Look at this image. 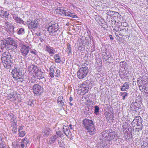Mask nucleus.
Masks as SVG:
<instances>
[{
  "instance_id": "obj_1",
  "label": "nucleus",
  "mask_w": 148,
  "mask_h": 148,
  "mask_svg": "<svg viewBox=\"0 0 148 148\" xmlns=\"http://www.w3.org/2000/svg\"><path fill=\"white\" fill-rule=\"evenodd\" d=\"M83 124L89 134L92 135L95 134L96 130L92 120L85 119L83 121Z\"/></svg>"
},
{
  "instance_id": "obj_2",
  "label": "nucleus",
  "mask_w": 148,
  "mask_h": 148,
  "mask_svg": "<svg viewBox=\"0 0 148 148\" xmlns=\"http://www.w3.org/2000/svg\"><path fill=\"white\" fill-rule=\"evenodd\" d=\"M1 59L3 65L6 69H10L12 64V60L10 54L8 52H4L2 54Z\"/></svg>"
},
{
  "instance_id": "obj_3",
  "label": "nucleus",
  "mask_w": 148,
  "mask_h": 148,
  "mask_svg": "<svg viewBox=\"0 0 148 148\" xmlns=\"http://www.w3.org/2000/svg\"><path fill=\"white\" fill-rule=\"evenodd\" d=\"M87 64L84 63L77 72V76L79 79H83L87 75L88 72V67L86 66Z\"/></svg>"
},
{
  "instance_id": "obj_4",
  "label": "nucleus",
  "mask_w": 148,
  "mask_h": 148,
  "mask_svg": "<svg viewBox=\"0 0 148 148\" xmlns=\"http://www.w3.org/2000/svg\"><path fill=\"white\" fill-rule=\"evenodd\" d=\"M39 22V20L36 19L32 21H28L27 23L28 25V27L29 29H35L38 27Z\"/></svg>"
},
{
  "instance_id": "obj_5",
  "label": "nucleus",
  "mask_w": 148,
  "mask_h": 148,
  "mask_svg": "<svg viewBox=\"0 0 148 148\" xmlns=\"http://www.w3.org/2000/svg\"><path fill=\"white\" fill-rule=\"evenodd\" d=\"M57 10L61 14H63L66 16L71 17L73 18H77V17L76 15L70 12L68 10H64L62 8L57 9Z\"/></svg>"
},
{
  "instance_id": "obj_6",
  "label": "nucleus",
  "mask_w": 148,
  "mask_h": 148,
  "mask_svg": "<svg viewBox=\"0 0 148 148\" xmlns=\"http://www.w3.org/2000/svg\"><path fill=\"white\" fill-rule=\"evenodd\" d=\"M30 50V47L25 45H22L20 46V51L21 54L26 58L28 56V54Z\"/></svg>"
},
{
  "instance_id": "obj_7",
  "label": "nucleus",
  "mask_w": 148,
  "mask_h": 148,
  "mask_svg": "<svg viewBox=\"0 0 148 148\" xmlns=\"http://www.w3.org/2000/svg\"><path fill=\"white\" fill-rule=\"evenodd\" d=\"M59 26L57 23H55L51 25H49V26L48 27L47 31L49 34H53L55 33L58 30Z\"/></svg>"
},
{
  "instance_id": "obj_8",
  "label": "nucleus",
  "mask_w": 148,
  "mask_h": 148,
  "mask_svg": "<svg viewBox=\"0 0 148 148\" xmlns=\"http://www.w3.org/2000/svg\"><path fill=\"white\" fill-rule=\"evenodd\" d=\"M32 90L33 93L36 94L40 95L43 91V88L38 84L34 85Z\"/></svg>"
},
{
  "instance_id": "obj_9",
  "label": "nucleus",
  "mask_w": 148,
  "mask_h": 148,
  "mask_svg": "<svg viewBox=\"0 0 148 148\" xmlns=\"http://www.w3.org/2000/svg\"><path fill=\"white\" fill-rule=\"evenodd\" d=\"M55 67L53 66H51L49 69V75L51 77L53 78L54 77V71L55 72V75L56 77H58L60 73V71L57 69H55Z\"/></svg>"
},
{
  "instance_id": "obj_10",
  "label": "nucleus",
  "mask_w": 148,
  "mask_h": 148,
  "mask_svg": "<svg viewBox=\"0 0 148 148\" xmlns=\"http://www.w3.org/2000/svg\"><path fill=\"white\" fill-rule=\"evenodd\" d=\"M108 132V130H106L101 133L100 138L102 141L110 140V133H109Z\"/></svg>"
},
{
  "instance_id": "obj_11",
  "label": "nucleus",
  "mask_w": 148,
  "mask_h": 148,
  "mask_svg": "<svg viewBox=\"0 0 148 148\" xmlns=\"http://www.w3.org/2000/svg\"><path fill=\"white\" fill-rule=\"evenodd\" d=\"M88 89L89 88L87 85L82 84L80 85L78 90L80 94L82 95H84L86 93L88 92Z\"/></svg>"
},
{
  "instance_id": "obj_12",
  "label": "nucleus",
  "mask_w": 148,
  "mask_h": 148,
  "mask_svg": "<svg viewBox=\"0 0 148 148\" xmlns=\"http://www.w3.org/2000/svg\"><path fill=\"white\" fill-rule=\"evenodd\" d=\"M142 121V119L140 116H136L132 122V125L133 127H135L136 125H141Z\"/></svg>"
},
{
  "instance_id": "obj_13",
  "label": "nucleus",
  "mask_w": 148,
  "mask_h": 148,
  "mask_svg": "<svg viewBox=\"0 0 148 148\" xmlns=\"http://www.w3.org/2000/svg\"><path fill=\"white\" fill-rule=\"evenodd\" d=\"M13 77L14 78L20 79L22 77V73L19 72L17 69H15L12 72Z\"/></svg>"
},
{
  "instance_id": "obj_14",
  "label": "nucleus",
  "mask_w": 148,
  "mask_h": 148,
  "mask_svg": "<svg viewBox=\"0 0 148 148\" xmlns=\"http://www.w3.org/2000/svg\"><path fill=\"white\" fill-rule=\"evenodd\" d=\"M63 129V132H64L67 137L70 139L73 136L70 130L69 129L68 127L64 126Z\"/></svg>"
},
{
  "instance_id": "obj_15",
  "label": "nucleus",
  "mask_w": 148,
  "mask_h": 148,
  "mask_svg": "<svg viewBox=\"0 0 148 148\" xmlns=\"http://www.w3.org/2000/svg\"><path fill=\"white\" fill-rule=\"evenodd\" d=\"M29 143V141L26 138H24L22 140V141L19 143V146L22 148H26L27 145Z\"/></svg>"
},
{
  "instance_id": "obj_16",
  "label": "nucleus",
  "mask_w": 148,
  "mask_h": 148,
  "mask_svg": "<svg viewBox=\"0 0 148 148\" xmlns=\"http://www.w3.org/2000/svg\"><path fill=\"white\" fill-rule=\"evenodd\" d=\"M45 50L51 56H53L55 51L54 49L49 46H47L46 47Z\"/></svg>"
},
{
  "instance_id": "obj_17",
  "label": "nucleus",
  "mask_w": 148,
  "mask_h": 148,
  "mask_svg": "<svg viewBox=\"0 0 148 148\" xmlns=\"http://www.w3.org/2000/svg\"><path fill=\"white\" fill-rule=\"evenodd\" d=\"M28 69L29 72H32L33 71L35 73V74H37L38 73H40L38 72L39 71H38L37 67L33 65H32L30 66Z\"/></svg>"
},
{
  "instance_id": "obj_18",
  "label": "nucleus",
  "mask_w": 148,
  "mask_h": 148,
  "mask_svg": "<svg viewBox=\"0 0 148 148\" xmlns=\"http://www.w3.org/2000/svg\"><path fill=\"white\" fill-rule=\"evenodd\" d=\"M138 103L136 102H133L130 105V108L133 111H136L139 109Z\"/></svg>"
},
{
  "instance_id": "obj_19",
  "label": "nucleus",
  "mask_w": 148,
  "mask_h": 148,
  "mask_svg": "<svg viewBox=\"0 0 148 148\" xmlns=\"http://www.w3.org/2000/svg\"><path fill=\"white\" fill-rule=\"evenodd\" d=\"M110 140H113L114 141H116L118 139L117 135L114 132H110Z\"/></svg>"
},
{
  "instance_id": "obj_20",
  "label": "nucleus",
  "mask_w": 148,
  "mask_h": 148,
  "mask_svg": "<svg viewBox=\"0 0 148 148\" xmlns=\"http://www.w3.org/2000/svg\"><path fill=\"white\" fill-rule=\"evenodd\" d=\"M13 18L16 23L24 24V21L19 17H18L16 15H14L13 16Z\"/></svg>"
},
{
  "instance_id": "obj_21",
  "label": "nucleus",
  "mask_w": 148,
  "mask_h": 148,
  "mask_svg": "<svg viewBox=\"0 0 148 148\" xmlns=\"http://www.w3.org/2000/svg\"><path fill=\"white\" fill-rule=\"evenodd\" d=\"M55 62L56 63H60L62 62L61 58L59 54H56L53 57Z\"/></svg>"
},
{
  "instance_id": "obj_22",
  "label": "nucleus",
  "mask_w": 148,
  "mask_h": 148,
  "mask_svg": "<svg viewBox=\"0 0 148 148\" xmlns=\"http://www.w3.org/2000/svg\"><path fill=\"white\" fill-rule=\"evenodd\" d=\"M129 84L127 82H125L121 88V90L122 91H127L129 89Z\"/></svg>"
},
{
  "instance_id": "obj_23",
  "label": "nucleus",
  "mask_w": 148,
  "mask_h": 148,
  "mask_svg": "<svg viewBox=\"0 0 148 148\" xmlns=\"http://www.w3.org/2000/svg\"><path fill=\"white\" fill-rule=\"evenodd\" d=\"M58 138V136L56 135H54L51 136L49 139V142L50 144L54 143L57 138Z\"/></svg>"
},
{
  "instance_id": "obj_24",
  "label": "nucleus",
  "mask_w": 148,
  "mask_h": 148,
  "mask_svg": "<svg viewBox=\"0 0 148 148\" xmlns=\"http://www.w3.org/2000/svg\"><path fill=\"white\" fill-rule=\"evenodd\" d=\"M38 73L37 74H36L34 75H33V76L34 78H36L37 79H42L44 78V77L42 75L40 74L41 73L40 71H38Z\"/></svg>"
},
{
  "instance_id": "obj_25",
  "label": "nucleus",
  "mask_w": 148,
  "mask_h": 148,
  "mask_svg": "<svg viewBox=\"0 0 148 148\" xmlns=\"http://www.w3.org/2000/svg\"><path fill=\"white\" fill-rule=\"evenodd\" d=\"M6 43L7 44L13 45L15 44V41L12 38L10 37L8 38L6 40Z\"/></svg>"
},
{
  "instance_id": "obj_26",
  "label": "nucleus",
  "mask_w": 148,
  "mask_h": 148,
  "mask_svg": "<svg viewBox=\"0 0 148 148\" xmlns=\"http://www.w3.org/2000/svg\"><path fill=\"white\" fill-rule=\"evenodd\" d=\"M51 131V130L49 128H46L44 132L43 131L42 132L44 133V136H47L49 134L50 132Z\"/></svg>"
},
{
  "instance_id": "obj_27",
  "label": "nucleus",
  "mask_w": 148,
  "mask_h": 148,
  "mask_svg": "<svg viewBox=\"0 0 148 148\" xmlns=\"http://www.w3.org/2000/svg\"><path fill=\"white\" fill-rule=\"evenodd\" d=\"M67 47L66 49V50L67 52H68V54L69 55L71 54L72 53V49L71 48V45L68 43L67 45Z\"/></svg>"
},
{
  "instance_id": "obj_28",
  "label": "nucleus",
  "mask_w": 148,
  "mask_h": 148,
  "mask_svg": "<svg viewBox=\"0 0 148 148\" xmlns=\"http://www.w3.org/2000/svg\"><path fill=\"white\" fill-rule=\"evenodd\" d=\"M114 116L112 114H110L108 115L106 117L107 120L108 121H110V122H112L113 120Z\"/></svg>"
},
{
  "instance_id": "obj_29",
  "label": "nucleus",
  "mask_w": 148,
  "mask_h": 148,
  "mask_svg": "<svg viewBox=\"0 0 148 148\" xmlns=\"http://www.w3.org/2000/svg\"><path fill=\"white\" fill-rule=\"evenodd\" d=\"M128 95V93L126 92H121L120 93V95L122 96V99L124 100Z\"/></svg>"
},
{
  "instance_id": "obj_30",
  "label": "nucleus",
  "mask_w": 148,
  "mask_h": 148,
  "mask_svg": "<svg viewBox=\"0 0 148 148\" xmlns=\"http://www.w3.org/2000/svg\"><path fill=\"white\" fill-rule=\"evenodd\" d=\"M0 148H7L5 146V145L4 143L3 142L2 139L0 136Z\"/></svg>"
},
{
  "instance_id": "obj_31",
  "label": "nucleus",
  "mask_w": 148,
  "mask_h": 148,
  "mask_svg": "<svg viewBox=\"0 0 148 148\" xmlns=\"http://www.w3.org/2000/svg\"><path fill=\"white\" fill-rule=\"evenodd\" d=\"M24 29L22 28L18 29V34L19 35L24 34Z\"/></svg>"
},
{
  "instance_id": "obj_32",
  "label": "nucleus",
  "mask_w": 148,
  "mask_h": 148,
  "mask_svg": "<svg viewBox=\"0 0 148 148\" xmlns=\"http://www.w3.org/2000/svg\"><path fill=\"white\" fill-rule=\"evenodd\" d=\"M86 42L85 44L86 45H88L91 41V38L89 36L88 37L86 38Z\"/></svg>"
},
{
  "instance_id": "obj_33",
  "label": "nucleus",
  "mask_w": 148,
  "mask_h": 148,
  "mask_svg": "<svg viewBox=\"0 0 148 148\" xmlns=\"http://www.w3.org/2000/svg\"><path fill=\"white\" fill-rule=\"evenodd\" d=\"M64 100H62L60 101H57V103H58V104L60 106V107H63V106H64L65 104Z\"/></svg>"
},
{
  "instance_id": "obj_34",
  "label": "nucleus",
  "mask_w": 148,
  "mask_h": 148,
  "mask_svg": "<svg viewBox=\"0 0 148 148\" xmlns=\"http://www.w3.org/2000/svg\"><path fill=\"white\" fill-rule=\"evenodd\" d=\"M137 127L136 128V131L139 132V131L141 130L142 129L143 125L141 123V125H137Z\"/></svg>"
},
{
  "instance_id": "obj_35",
  "label": "nucleus",
  "mask_w": 148,
  "mask_h": 148,
  "mask_svg": "<svg viewBox=\"0 0 148 148\" xmlns=\"http://www.w3.org/2000/svg\"><path fill=\"white\" fill-rule=\"evenodd\" d=\"M19 136L21 137H23L25 136V131H21V132H18Z\"/></svg>"
},
{
  "instance_id": "obj_36",
  "label": "nucleus",
  "mask_w": 148,
  "mask_h": 148,
  "mask_svg": "<svg viewBox=\"0 0 148 148\" xmlns=\"http://www.w3.org/2000/svg\"><path fill=\"white\" fill-rule=\"evenodd\" d=\"M99 107L97 106H95L94 113L96 114H97V113L99 112Z\"/></svg>"
},
{
  "instance_id": "obj_37",
  "label": "nucleus",
  "mask_w": 148,
  "mask_h": 148,
  "mask_svg": "<svg viewBox=\"0 0 148 148\" xmlns=\"http://www.w3.org/2000/svg\"><path fill=\"white\" fill-rule=\"evenodd\" d=\"M138 87L140 89V90L141 92H143V91H144V89H145L146 88V86L144 85L142 86L138 85Z\"/></svg>"
},
{
  "instance_id": "obj_38",
  "label": "nucleus",
  "mask_w": 148,
  "mask_h": 148,
  "mask_svg": "<svg viewBox=\"0 0 148 148\" xmlns=\"http://www.w3.org/2000/svg\"><path fill=\"white\" fill-rule=\"evenodd\" d=\"M9 13L6 11L4 12L3 15V18H7L8 16L9 15Z\"/></svg>"
},
{
  "instance_id": "obj_39",
  "label": "nucleus",
  "mask_w": 148,
  "mask_h": 148,
  "mask_svg": "<svg viewBox=\"0 0 148 148\" xmlns=\"http://www.w3.org/2000/svg\"><path fill=\"white\" fill-rule=\"evenodd\" d=\"M141 148H148V143H147L146 144L144 143L141 145Z\"/></svg>"
},
{
  "instance_id": "obj_40",
  "label": "nucleus",
  "mask_w": 148,
  "mask_h": 148,
  "mask_svg": "<svg viewBox=\"0 0 148 148\" xmlns=\"http://www.w3.org/2000/svg\"><path fill=\"white\" fill-rule=\"evenodd\" d=\"M30 52L32 54L35 55L37 54V51L34 49H31Z\"/></svg>"
},
{
  "instance_id": "obj_41",
  "label": "nucleus",
  "mask_w": 148,
  "mask_h": 148,
  "mask_svg": "<svg viewBox=\"0 0 148 148\" xmlns=\"http://www.w3.org/2000/svg\"><path fill=\"white\" fill-rule=\"evenodd\" d=\"M56 134H57V136H58V137H61V134L62 132L60 131H58L56 132Z\"/></svg>"
},
{
  "instance_id": "obj_42",
  "label": "nucleus",
  "mask_w": 148,
  "mask_h": 148,
  "mask_svg": "<svg viewBox=\"0 0 148 148\" xmlns=\"http://www.w3.org/2000/svg\"><path fill=\"white\" fill-rule=\"evenodd\" d=\"M64 100V99H63V97H62V96H60L58 97V99L57 100V101H61L62 100Z\"/></svg>"
},
{
  "instance_id": "obj_43",
  "label": "nucleus",
  "mask_w": 148,
  "mask_h": 148,
  "mask_svg": "<svg viewBox=\"0 0 148 148\" xmlns=\"http://www.w3.org/2000/svg\"><path fill=\"white\" fill-rule=\"evenodd\" d=\"M114 12L112 11L109 10L107 12V13L108 15L110 14V15H113L114 14L113 13Z\"/></svg>"
},
{
  "instance_id": "obj_44",
  "label": "nucleus",
  "mask_w": 148,
  "mask_h": 148,
  "mask_svg": "<svg viewBox=\"0 0 148 148\" xmlns=\"http://www.w3.org/2000/svg\"><path fill=\"white\" fill-rule=\"evenodd\" d=\"M12 130L13 132V133H16L17 132L16 127H13L12 129Z\"/></svg>"
},
{
  "instance_id": "obj_45",
  "label": "nucleus",
  "mask_w": 148,
  "mask_h": 148,
  "mask_svg": "<svg viewBox=\"0 0 148 148\" xmlns=\"http://www.w3.org/2000/svg\"><path fill=\"white\" fill-rule=\"evenodd\" d=\"M33 104V102L32 101L30 100L28 103V105L30 106H32V105Z\"/></svg>"
},
{
  "instance_id": "obj_46",
  "label": "nucleus",
  "mask_w": 148,
  "mask_h": 148,
  "mask_svg": "<svg viewBox=\"0 0 148 148\" xmlns=\"http://www.w3.org/2000/svg\"><path fill=\"white\" fill-rule=\"evenodd\" d=\"M23 126H20L18 128V132H21V131H22V130H23Z\"/></svg>"
},
{
  "instance_id": "obj_47",
  "label": "nucleus",
  "mask_w": 148,
  "mask_h": 148,
  "mask_svg": "<svg viewBox=\"0 0 148 148\" xmlns=\"http://www.w3.org/2000/svg\"><path fill=\"white\" fill-rule=\"evenodd\" d=\"M4 12V11L2 10H0V16L2 17H3V14Z\"/></svg>"
},
{
  "instance_id": "obj_48",
  "label": "nucleus",
  "mask_w": 148,
  "mask_h": 148,
  "mask_svg": "<svg viewBox=\"0 0 148 148\" xmlns=\"http://www.w3.org/2000/svg\"><path fill=\"white\" fill-rule=\"evenodd\" d=\"M145 93V94H148V88H147L146 87L145 89H144V91Z\"/></svg>"
},
{
  "instance_id": "obj_49",
  "label": "nucleus",
  "mask_w": 148,
  "mask_h": 148,
  "mask_svg": "<svg viewBox=\"0 0 148 148\" xmlns=\"http://www.w3.org/2000/svg\"><path fill=\"white\" fill-rule=\"evenodd\" d=\"M121 25L123 26L126 27L127 25V24L126 22H123L121 23Z\"/></svg>"
},
{
  "instance_id": "obj_50",
  "label": "nucleus",
  "mask_w": 148,
  "mask_h": 148,
  "mask_svg": "<svg viewBox=\"0 0 148 148\" xmlns=\"http://www.w3.org/2000/svg\"><path fill=\"white\" fill-rule=\"evenodd\" d=\"M5 27H8V26L9 24V23L8 21H6L5 22Z\"/></svg>"
},
{
  "instance_id": "obj_51",
  "label": "nucleus",
  "mask_w": 148,
  "mask_h": 148,
  "mask_svg": "<svg viewBox=\"0 0 148 148\" xmlns=\"http://www.w3.org/2000/svg\"><path fill=\"white\" fill-rule=\"evenodd\" d=\"M122 64L124 65L125 66L126 64V62L125 61H123V62H120V64Z\"/></svg>"
},
{
  "instance_id": "obj_52",
  "label": "nucleus",
  "mask_w": 148,
  "mask_h": 148,
  "mask_svg": "<svg viewBox=\"0 0 148 148\" xmlns=\"http://www.w3.org/2000/svg\"><path fill=\"white\" fill-rule=\"evenodd\" d=\"M125 125L124 124H123L122 126V129H123V130L124 131L126 129V128L124 127Z\"/></svg>"
},
{
  "instance_id": "obj_53",
  "label": "nucleus",
  "mask_w": 148,
  "mask_h": 148,
  "mask_svg": "<svg viewBox=\"0 0 148 148\" xmlns=\"http://www.w3.org/2000/svg\"><path fill=\"white\" fill-rule=\"evenodd\" d=\"M73 98L72 97H70L69 98V101L71 102L72 101H73Z\"/></svg>"
},
{
  "instance_id": "obj_54",
  "label": "nucleus",
  "mask_w": 148,
  "mask_h": 148,
  "mask_svg": "<svg viewBox=\"0 0 148 148\" xmlns=\"http://www.w3.org/2000/svg\"><path fill=\"white\" fill-rule=\"evenodd\" d=\"M14 117H12V118H11V121L13 122H14Z\"/></svg>"
},
{
  "instance_id": "obj_55",
  "label": "nucleus",
  "mask_w": 148,
  "mask_h": 148,
  "mask_svg": "<svg viewBox=\"0 0 148 148\" xmlns=\"http://www.w3.org/2000/svg\"><path fill=\"white\" fill-rule=\"evenodd\" d=\"M70 105L71 106H72L73 105V104L72 103H71V102L70 103Z\"/></svg>"
},
{
  "instance_id": "obj_56",
  "label": "nucleus",
  "mask_w": 148,
  "mask_h": 148,
  "mask_svg": "<svg viewBox=\"0 0 148 148\" xmlns=\"http://www.w3.org/2000/svg\"><path fill=\"white\" fill-rule=\"evenodd\" d=\"M110 39L111 40H113V39H114V38H113L112 37H110Z\"/></svg>"
},
{
  "instance_id": "obj_57",
  "label": "nucleus",
  "mask_w": 148,
  "mask_h": 148,
  "mask_svg": "<svg viewBox=\"0 0 148 148\" xmlns=\"http://www.w3.org/2000/svg\"><path fill=\"white\" fill-rule=\"evenodd\" d=\"M58 144L59 145L60 147H62V146L61 145V144H60V143L59 142L58 143Z\"/></svg>"
},
{
  "instance_id": "obj_58",
  "label": "nucleus",
  "mask_w": 148,
  "mask_h": 148,
  "mask_svg": "<svg viewBox=\"0 0 148 148\" xmlns=\"http://www.w3.org/2000/svg\"><path fill=\"white\" fill-rule=\"evenodd\" d=\"M40 40L41 42H42V39L41 38Z\"/></svg>"
},
{
  "instance_id": "obj_59",
  "label": "nucleus",
  "mask_w": 148,
  "mask_h": 148,
  "mask_svg": "<svg viewBox=\"0 0 148 148\" xmlns=\"http://www.w3.org/2000/svg\"><path fill=\"white\" fill-rule=\"evenodd\" d=\"M69 126H70V127H71V126H72L71 125H69Z\"/></svg>"
},
{
  "instance_id": "obj_60",
  "label": "nucleus",
  "mask_w": 148,
  "mask_h": 148,
  "mask_svg": "<svg viewBox=\"0 0 148 148\" xmlns=\"http://www.w3.org/2000/svg\"><path fill=\"white\" fill-rule=\"evenodd\" d=\"M1 8V7L0 6V8Z\"/></svg>"
}]
</instances>
